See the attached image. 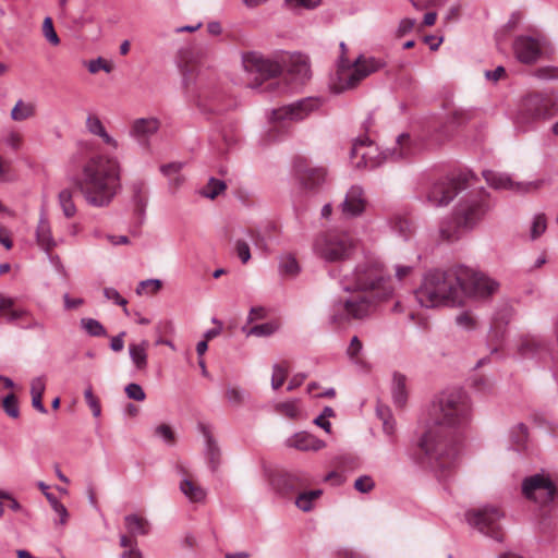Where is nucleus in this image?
I'll return each instance as SVG.
<instances>
[{"instance_id":"1","label":"nucleus","mask_w":558,"mask_h":558,"mask_svg":"<svg viewBox=\"0 0 558 558\" xmlns=\"http://www.w3.org/2000/svg\"><path fill=\"white\" fill-rule=\"evenodd\" d=\"M498 288L499 283L494 279L469 268L458 267L426 274L415 291V299L426 308L452 307L462 305L468 296L489 298Z\"/></svg>"},{"instance_id":"2","label":"nucleus","mask_w":558,"mask_h":558,"mask_svg":"<svg viewBox=\"0 0 558 558\" xmlns=\"http://www.w3.org/2000/svg\"><path fill=\"white\" fill-rule=\"evenodd\" d=\"M350 295L332 306L331 323L342 326L352 319H364L372 314L375 304L387 299L392 288L384 278L377 264L359 266L354 282L344 286Z\"/></svg>"},{"instance_id":"3","label":"nucleus","mask_w":558,"mask_h":558,"mask_svg":"<svg viewBox=\"0 0 558 558\" xmlns=\"http://www.w3.org/2000/svg\"><path fill=\"white\" fill-rule=\"evenodd\" d=\"M75 186L88 205L109 206L121 189L120 162L105 155L89 157L81 167Z\"/></svg>"},{"instance_id":"4","label":"nucleus","mask_w":558,"mask_h":558,"mask_svg":"<svg viewBox=\"0 0 558 558\" xmlns=\"http://www.w3.org/2000/svg\"><path fill=\"white\" fill-rule=\"evenodd\" d=\"M283 65L294 80L303 83L310 77V64L306 57L302 54H281L279 59L272 60L258 52H248L243 57L245 72L254 76L251 87H258L264 81L277 77L281 74Z\"/></svg>"},{"instance_id":"5","label":"nucleus","mask_w":558,"mask_h":558,"mask_svg":"<svg viewBox=\"0 0 558 558\" xmlns=\"http://www.w3.org/2000/svg\"><path fill=\"white\" fill-rule=\"evenodd\" d=\"M457 457V446L447 438L439 426L428 429L417 446L416 459L441 473L454 468Z\"/></svg>"},{"instance_id":"6","label":"nucleus","mask_w":558,"mask_h":558,"mask_svg":"<svg viewBox=\"0 0 558 558\" xmlns=\"http://www.w3.org/2000/svg\"><path fill=\"white\" fill-rule=\"evenodd\" d=\"M341 57L332 81L331 88L335 93H342L356 87L361 81L369 74L378 71L381 63L374 58L359 57L352 64L345 58L347 46L340 44Z\"/></svg>"},{"instance_id":"7","label":"nucleus","mask_w":558,"mask_h":558,"mask_svg":"<svg viewBox=\"0 0 558 558\" xmlns=\"http://www.w3.org/2000/svg\"><path fill=\"white\" fill-rule=\"evenodd\" d=\"M555 101L542 93H531L522 98L513 122L517 129L526 131L555 116Z\"/></svg>"},{"instance_id":"8","label":"nucleus","mask_w":558,"mask_h":558,"mask_svg":"<svg viewBox=\"0 0 558 558\" xmlns=\"http://www.w3.org/2000/svg\"><path fill=\"white\" fill-rule=\"evenodd\" d=\"M355 245L356 240L349 232L331 230L316 238L314 251L325 262L339 263L352 256Z\"/></svg>"},{"instance_id":"9","label":"nucleus","mask_w":558,"mask_h":558,"mask_svg":"<svg viewBox=\"0 0 558 558\" xmlns=\"http://www.w3.org/2000/svg\"><path fill=\"white\" fill-rule=\"evenodd\" d=\"M436 421L438 425L458 426L470 417V400L465 391L456 389L441 395Z\"/></svg>"},{"instance_id":"10","label":"nucleus","mask_w":558,"mask_h":558,"mask_svg":"<svg viewBox=\"0 0 558 558\" xmlns=\"http://www.w3.org/2000/svg\"><path fill=\"white\" fill-rule=\"evenodd\" d=\"M471 178L470 173H459L435 182L427 193L428 203L433 206L448 205L459 192L469 186Z\"/></svg>"},{"instance_id":"11","label":"nucleus","mask_w":558,"mask_h":558,"mask_svg":"<svg viewBox=\"0 0 558 558\" xmlns=\"http://www.w3.org/2000/svg\"><path fill=\"white\" fill-rule=\"evenodd\" d=\"M502 515V512L497 507H484L468 511L465 514L466 521L471 526L499 542L502 541L505 535L500 525Z\"/></svg>"},{"instance_id":"12","label":"nucleus","mask_w":558,"mask_h":558,"mask_svg":"<svg viewBox=\"0 0 558 558\" xmlns=\"http://www.w3.org/2000/svg\"><path fill=\"white\" fill-rule=\"evenodd\" d=\"M205 56V51L195 46L184 47L178 51L177 66L182 76L183 87L189 93L195 84Z\"/></svg>"},{"instance_id":"13","label":"nucleus","mask_w":558,"mask_h":558,"mask_svg":"<svg viewBox=\"0 0 558 558\" xmlns=\"http://www.w3.org/2000/svg\"><path fill=\"white\" fill-rule=\"evenodd\" d=\"M319 102L315 98H305L291 105L280 107L272 111L271 122L275 129H282L289 122H298L306 118L318 108Z\"/></svg>"},{"instance_id":"14","label":"nucleus","mask_w":558,"mask_h":558,"mask_svg":"<svg viewBox=\"0 0 558 558\" xmlns=\"http://www.w3.org/2000/svg\"><path fill=\"white\" fill-rule=\"evenodd\" d=\"M387 154H384L379 148L367 137L359 138L351 149V161L355 168H375L387 159Z\"/></svg>"},{"instance_id":"15","label":"nucleus","mask_w":558,"mask_h":558,"mask_svg":"<svg viewBox=\"0 0 558 558\" xmlns=\"http://www.w3.org/2000/svg\"><path fill=\"white\" fill-rule=\"evenodd\" d=\"M522 492L527 499L546 506L554 500L557 489L548 477L535 474L524 480Z\"/></svg>"},{"instance_id":"16","label":"nucleus","mask_w":558,"mask_h":558,"mask_svg":"<svg viewBox=\"0 0 558 558\" xmlns=\"http://www.w3.org/2000/svg\"><path fill=\"white\" fill-rule=\"evenodd\" d=\"M195 102L202 110L214 114L223 113L235 106V100L222 88L199 93Z\"/></svg>"},{"instance_id":"17","label":"nucleus","mask_w":558,"mask_h":558,"mask_svg":"<svg viewBox=\"0 0 558 558\" xmlns=\"http://www.w3.org/2000/svg\"><path fill=\"white\" fill-rule=\"evenodd\" d=\"M515 58L524 64L535 63L542 56V45L539 39L521 35L515 37L512 44Z\"/></svg>"},{"instance_id":"18","label":"nucleus","mask_w":558,"mask_h":558,"mask_svg":"<svg viewBox=\"0 0 558 558\" xmlns=\"http://www.w3.org/2000/svg\"><path fill=\"white\" fill-rule=\"evenodd\" d=\"M295 173L304 189L313 190L324 183L327 171L325 168H312L308 161L303 157H298L294 161Z\"/></svg>"},{"instance_id":"19","label":"nucleus","mask_w":558,"mask_h":558,"mask_svg":"<svg viewBox=\"0 0 558 558\" xmlns=\"http://www.w3.org/2000/svg\"><path fill=\"white\" fill-rule=\"evenodd\" d=\"M483 177L488 185L497 190H512L515 192H531L539 187L541 182L517 183L506 173L493 170L483 171Z\"/></svg>"},{"instance_id":"20","label":"nucleus","mask_w":558,"mask_h":558,"mask_svg":"<svg viewBox=\"0 0 558 558\" xmlns=\"http://www.w3.org/2000/svg\"><path fill=\"white\" fill-rule=\"evenodd\" d=\"M366 204L367 201L363 189L351 186L338 208L342 217L349 219L361 216L366 208Z\"/></svg>"},{"instance_id":"21","label":"nucleus","mask_w":558,"mask_h":558,"mask_svg":"<svg viewBox=\"0 0 558 558\" xmlns=\"http://www.w3.org/2000/svg\"><path fill=\"white\" fill-rule=\"evenodd\" d=\"M487 210L488 204L486 198L480 196L461 206L456 215L461 219L464 228H472L483 218Z\"/></svg>"},{"instance_id":"22","label":"nucleus","mask_w":558,"mask_h":558,"mask_svg":"<svg viewBox=\"0 0 558 558\" xmlns=\"http://www.w3.org/2000/svg\"><path fill=\"white\" fill-rule=\"evenodd\" d=\"M287 444L291 448H295L298 450H303V451H307V450L317 451V450L323 449L326 446L323 440H320V439L316 438L315 436H313L308 433H305V432H301V433L293 435L292 437H290L287 440Z\"/></svg>"},{"instance_id":"23","label":"nucleus","mask_w":558,"mask_h":558,"mask_svg":"<svg viewBox=\"0 0 558 558\" xmlns=\"http://www.w3.org/2000/svg\"><path fill=\"white\" fill-rule=\"evenodd\" d=\"M416 146L409 134H401L397 138L395 147L388 150L387 156L392 160H403L416 153Z\"/></svg>"},{"instance_id":"24","label":"nucleus","mask_w":558,"mask_h":558,"mask_svg":"<svg viewBox=\"0 0 558 558\" xmlns=\"http://www.w3.org/2000/svg\"><path fill=\"white\" fill-rule=\"evenodd\" d=\"M160 126V122L156 118L137 119L132 124V135L138 140H144L155 134Z\"/></svg>"},{"instance_id":"25","label":"nucleus","mask_w":558,"mask_h":558,"mask_svg":"<svg viewBox=\"0 0 558 558\" xmlns=\"http://www.w3.org/2000/svg\"><path fill=\"white\" fill-rule=\"evenodd\" d=\"M149 348L148 340H142L140 343H130L129 344V352L130 357L135 365L136 369L142 372L145 371L147 367V351Z\"/></svg>"},{"instance_id":"26","label":"nucleus","mask_w":558,"mask_h":558,"mask_svg":"<svg viewBox=\"0 0 558 558\" xmlns=\"http://www.w3.org/2000/svg\"><path fill=\"white\" fill-rule=\"evenodd\" d=\"M9 323H17L24 329H44V324L25 310L15 308L9 313Z\"/></svg>"},{"instance_id":"27","label":"nucleus","mask_w":558,"mask_h":558,"mask_svg":"<svg viewBox=\"0 0 558 558\" xmlns=\"http://www.w3.org/2000/svg\"><path fill=\"white\" fill-rule=\"evenodd\" d=\"M86 128L92 134L99 136L102 140V142L105 144H107L108 146H110L112 148L118 147L117 141L107 133L102 122L100 121V119L97 116L89 114L87 117Z\"/></svg>"},{"instance_id":"28","label":"nucleus","mask_w":558,"mask_h":558,"mask_svg":"<svg viewBox=\"0 0 558 558\" xmlns=\"http://www.w3.org/2000/svg\"><path fill=\"white\" fill-rule=\"evenodd\" d=\"M179 487L181 493L191 502H203L206 499L207 494L205 488H203L195 480H181Z\"/></svg>"},{"instance_id":"29","label":"nucleus","mask_w":558,"mask_h":558,"mask_svg":"<svg viewBox=\"0 0 558 558\" xmlns=\"http://www.w3.org/2000/svg\"><path fill=\"white\" fill-rule=\"evenodd\" d=\"M37 244L47 253L56 246L52 238L50 225L47 219H40L36 230Z\"/></svg>"},{"instance_id":"30","label":"nucleus","mask_w":558,"mask_h":558,"mask_svg":"<svg viewBox=\"0 0 558 558\" xmlns=\"http://www.w3.org/2000/svg\"><path fill=\"white\" fill-rule=\"evenodd\" d=\"M203 434L206 438V457L208 461V465L213 472L217 471L220 465L221 452L216 442V440L210 435L209 430L205 427L203 428Z\"/></svg>"},{"instance_id":"31","label":"nucleus","mask_w":558,"mask_h":558,"mask_svg":"<svg viewBox=\"0 0 558 558\" xmlns=\"http://www.w3.org/2000/svg\"><path fill=\"white\" fill-rule=\"evenodd\" d=\"M125 527L129 532V536L134 538L136 535H146L149 532L148 521L137 514L126 515L124 519Z\"/></svg>"},{"instance_id":"32","label":"nucleus","mask_w":558,"mask_h":558,"mask_svg":"<svg viewBox=\"0 0 558 558\" xmlns=\"http://www.w3.org/2000/svg\"><path fill=\"white\" fill-rule=\"evenodd\" d=\"M461 229L465 228L461 219L456 215L452 221L441 223L439 234L444 241L453 242L460 238Z\"/></svg>"},{"instance_id":"33","label":"nucleus","mask_w":558,"mask_h":558,"mask_svg":"<svg viewBox=\"0 0 558 558\" xmlns=\"http://www.w3.org/2000/svg\"><path fill=\"white\" fill-rule=\"evenodd\" d=\"M58 203L66 218H73L77 208L74 203V192L71 189H63L58 194Z\"/></svg>"},{"instance_id":"34","label":"nucleus","mask_w":558,"mask_h":558,"mask_svg":"<svg viewBox=\"0 0 558 558\" xmlns=\"http://www.w3.org/2000/svg\"><path fill=\"white\" fill-rule=\"evenodd\" d=\"M392 397L398 407H403L407 401V379L401 374H395L392 379Z\"/></svg>"},{"instance_id":"35","label":"nucleus","mask_w":558,"mask_h":558,"mask_svg":"<svg viewBox=\"0 0 558 558\" xmlns=\"http://www.w3.org/2000/svg\"><path fill=\"white\" fill-rule=\"evenodd\" d=\"M36 107L33 102L19 100L11 111V118L14 121H24L35 116Z\"/></svg>"},{"instance_id":"36","label":"nucleus","mask_w":558,"mask_h":558,"mask_svg":"<svg viewBox=\"0 0 558 558\" xmlns=\"http://www.w3.org/2000/svg\"><path fill=\"white\" fill-rule=\"evenodd\" d=\"M320 489L300 493L295 499V506L302 511H311L314 502L322 496Z\"/></svg>"},{"instance_id":"37","label":"nucleus","mask_w":558,"mask_h":558,"mask_svg":"<svg viewBox=\"0 0 558 558\" xmlns=\"http://www.w3.org/2000/svg\"><path fill=\"white\" fill-rule=\"evenodd\" d=\"M544 348V342L536 337L533 336H524L522 337L519 344V352L523 356H529L542 350Z\"/></svg>"},{"instance_id":"38","label":"nucleus","mask_w":558,"mask_h":558,"mask_svg":"<svg viewBox=\"0 0 558 558\" xmlns=\"http://www.w3.org/2000/svg\"><path fill=\"white\" fill-rule=\"evenodd\" d=\"M376 414H377L378 418L383 422L384 433L389 437H393L395 421L392 418L390 409L384 404H378L376 408Z\"/></svg>"},{"instance_id":"39","label":"nucleus","mask_w":558,"mask_h":558,"mask_svg":"<svg viewBox=\"0 0 558 558\" xmlns=\"http://www.w3.org/2000/svg\"><path fill=\"white\" fill-rule=\"evenodd\" d=\"M282 482L287 489L295 490L310 484V477L303 473H287L282 475Z\"/></svg>"},{"instance_id":"40","label":"nucleus","mask_w":558,"mask_h":558,"mask_svg":"<svg viewBox=\"0 0 558 558\" xmlns=\"http://www.w3.org/2000/svg\"><path fill=\"white\" fill-rule=\"evenodd\" d=\"M133 199L138 214H143L147 205L148 194L144 182H136L132 186Z\"/></svg>"},{"instance_id":"41","label":"nucleus","mask_w":558,"mask_h":558,"mask_svg":"<svg viewBox=\"0 0 558 558\" xmlns=\"http://www.w3.org/2000/svg\"><path fill=\"white\" fill-rule=\"evenodd\" d=\"M276 232V226L275 225H269L265 228L264 232H259V231H250V235L254 242V244L260 248V250H267L268 248V244H269V241H270V238H271V233H275Z\"/></svg>"},{"instance_id":"42","label":"nucleus","mask_w":558,"mask_h":558,"mask_svg":"<svg viewBox=\"0 0 558 558\" xmlns=\"http://www.w3.org/2000/svg\"><path fill=\"white\" fill-rule=\"evenodd\" d=\"M510 439L517 450L524 448L527 439V428L524 424H517L510 432Z\"/></svg>"},{"instance_id":"43","label":"nucleus","mask_w":558,"mask_h":558,"mask_svg":"<svg viewBox=\"0 0 558 558\" xmlns=\"http://www.w3.org/2000/svg\"><path fill=\"white\" fill-rule=\"evenodd\" d=\"M289 365L287 362H280L274 366L271 386L275 390L280 388L288 376Z\"/></svg>"},{"instance_id":"44","label":"nucleus","mask_w":558,"mask_h":558,"mask_svg":"<svg viewBox=\"0 0 558 558\" xmlns=\"http://www.w3.org/2000/svg\"><path fill=\"white\" fill-rule=\"evenodd\" d=\"M162 282L159 279H147L141 281L136 288L138 295H154L160 291Z\"/></svg>"},{"instance_id":"45","label":"nucleus","mask_w":558,"mask_h":558,"mask_svg":"<svg viewBox=\"0 0 558 558\" xmlns=\"http://www.w3.org/2000/svg\"><path fill=\"white\" fill-rule=\"evenodd\" d=\"M392 228L396 232H398L403 238H409L414 232L413 222L405 217H396L393 220Z\"/></svg>"},{"instance_id":"46","label":"nucleus","mask_w":558,"mask_h":558,"mask_svg":"<svg viewBox=\"0 0 558 558\" xmlns=\"http://www.w3.org/2000/svg\"><path fill=\"white\" fill-rule=\"evenodd\" d=\"M81 327L93 337H102L106 336L105 327L94 318H82Z\"/></svg>"},{"instance_id":"47","label":"nucleus","mask_w":558,"mask_h":558,"mask_svg":"<svg viewBox=\"0 0 558 558\" xmlns=\"http://www.w3.org/2000/svg\"><path fill=\"white\" fill-rule=\"evenodd\" d=\"M41 33L47 41L52 46H58L60 44V38L54 29L53 21L50 16L45 17L41 26Z\"/></svg>"},{"instance_id":"48","label":"nucleus","mask_w":558,"mask_h":558,"mask_svg":"<svg viewBox=\"0 0 558 558\" xmlns=\"http://www.w3.org/2000/svg\"><path fill=\"white\" fill-rule=\"evenodd\" d=\"M226 183L223 181L211 178L203 189V195L214 199L226 190Z\"/></svg>"},{"instance_id":"49","label":"nucleus","mask_w":558,"mask_h":558,"mask_svg":"<svg viewBox=\"0 0 558 558\" xmlns=\"http://www.w3.org/2000/svg\"><path fill=\"white\" fill-rule=\"evenodd\" d=\"M362 349H363L362 341L356 336H354L351 339L350 344L347 349V354H348L349 359L352 362H354L355 364H363V357L361 355Z\"/></svg>"},{"instance_id":"50","label":"nucleus","mask_w":558,"mask_h":558,"mask_svg":"<svg viewBox=\"0 0 558 558\" xmlns=\"http://www.w3.org/2000/svg\"><path fill=\"white\" fill-rule=\"evenodd\" d=\"M120 545L123 548H129L122 554V558H142L141 553L135 548L136 541L128 535H122L120 538Z\"/></svg>"},{"instance_id":"51","label":"nucleus","mask_w":558,"mask_h":558,"mask_svg":"<svg viewBox=\"0 0 558 558\" xmlns=\"http://www.w3.org/2000/svg\"><path fill=\"white\" fill-rule=\"evenodd\" d=\"M546 228H547V219H546L545 215L544 214L536 215L533 220L532 227H531V232H530L531 239L536 240L537 238H539L545 232Z\"/></svg>"},{"instance_id":"52","label":"nucleus","mask_w":558,"mask_h":558,"mask_svg":"<svg viewBox=\"0 0 558 558\" xmlns=\"http://www.w3.org/2000/svg\"><path fill=\"white\" fill-rule=\"evenodd\" d=\"M2 408L10 417H13V418L19 417V415H20L19 403H17V399L14 393L8 395L2 400Z\"/></svg>"},{"instance_id":"53","label":"nucleus","mask_w":558,"mask_h":558,"mask_svg":"<svg viewBox=\"0 0 558 558\" xmlns=\"http://www.w3.org/2000/svg\"><path fill=\"white\" fill-rule=\"evenodd\" d=\"M278 329V325L276 323H265L260 325L253 326L247 335L265 337L272 335Z\"/></svg>"},{"instance_id":"54","label":"nucleus","mask_w":558,"mask_h":558,"mask_svg":"<svg viewBox=\"0 0 558 558\" xmlns=\"http://www.w3.org/2000/svg\"><path fill=\"white\" fill-rule=\"evenodd\" d=\"M280 268L281 271L287 276H295L299 272V264L296 259L291 255H287L282 258Z\"/></svg>"},{"instance_id":"55","label":"nucleus","mask_w":558,"mask_h":558,"mask_svg":"<svg viewBox=\"0 0 558 558\" xmlns=\"http://www.w3.org/2000/svg\"><path fill=\"white\" fill-rule=\"evenodd\" d=\"M88 71L93 74L99 72L100 70L110 73L113 70V65L111 62L107 61L104 58H97L95 60H90L87 64Z\"/></svg>"},{"instance_id":"56","label":"nucleus","mask_w":558,"mask_h":558,"mask_svg":"<svg viewBox=\"0 0 558 558\" xmlns=\"http://www.w3.org/2000/svg\"><path fill=\"white\" fill-rule=\"evenodd\" d=\"M225 398L232 405L239 407L244 402V392L238 387H228L225 392Z\"/></svg>"},{"instance_id":"57","label":"nucleus","mask_w":558,"mask_h":558,"mask_svg":"<svg viewBox=\"0 0 558 558\" xmlns=\"http://www.w3.org/2000/svg\"><path fill=\"white\" fill-rule=\"evenodd\" d=\"M456 323L459 327L465 330H473L477 325L475 317L469 312L460 313L456 317Z\"/></svg>"},{"instance_id":"58","label":"nucleus","mask_w":558,"mask_h":558,"mask_svg":"<svg viewBox=\"0 0 558 558\" xmlns=\"http://www.w3.org/2000/svg\"><path fill=\"white\" fill-rule=\"evenodd\" d=\"M276 411L289 418L299 416V408L295 402H283L276 405Z\"/></svg>"},{"instance_id":"59","label":"nucleus","mask_w":558,"mask_h":558,"mask_svg":"<svg viewBox=\"0 0 558 558\" xmlns=\"http://www.w3.org/2000/svg\"><path fill=\"white\" fill-rule=\"evenodd\" d=\"M85 401L90 408L93 415L98 417L101 413V407L98 398L94 396L92 387H88L84 392Z\"/></svg>"},{"instance_id":"60","label":"nucleus","mask_w":558,"mask_h":558,"mask_svg":"<svg viewBox=\"0 0 558 558\" xmlns=\"http://www.w3.org/2000/svg\"><path fill=\"white\" fill-rule=\"evenodd\" d=\"M155 434L165 439L169 445H174L177 441L175 434L170 425L160 424L156 427Z\"/></svg>"},{"instance_id":"61","label":"nucleus","mask_w":558,"mask_h":558,"mask_svg":"<svg viewBox=\"0 0 558 558\" xmlns=\"http://www.w3.org/2000/svg\"><path fill=\"white\" fill-rule=\"evenodd\" d=\"M104 295L108 299L113 301L116 304L123 307L124 312L128 313L126 304L128 301L120 295V293L113 289V288H105L104 289Z\"/></svg>"},{"instance_id":"62","label":"nucleus","mask_w":558,"mask_h":558,"mask_svg":"<svg viewBox=\"0 0 558 558\" xmlns=\"http://www.w3.org/2000/svg\"><path fill=\"white\" fill-rule=\"evenodd\" d=\"M125 393L130 399H133L136 401H144L146 398V395H145L143 388L137 384H129L125 387Z\"/></svg>"},{"instance_id":"63","label":"nucleus","mask_w":558,"mask_h":558,"mask_svg":"<svg viewBox=\"0 0 558 558\" xmlns=\"http://www.w3.org/2000/svg\"><path fill=\"white\" fill-rule=\"evenodd\" d=\"M416 21L413 19L405 17L401 20L398 29H397V36L403 37L407 34L411 33L415 27L417 28Z\"/></svg>"},{"instance_id":"64","label":"nucleus","mask_w":558,"mask_h":558,"mask_svg":"<svg viewBox=\"0 0 558 558\" xmlns=\"http://www.w3.org/2000/svg\"><path fill=\"white\" fill-rule=\"evenodd\" d=\"M534 75L542 80L558 78V68L543 66L535 70Z\"/></svg>"}]
</instances>
